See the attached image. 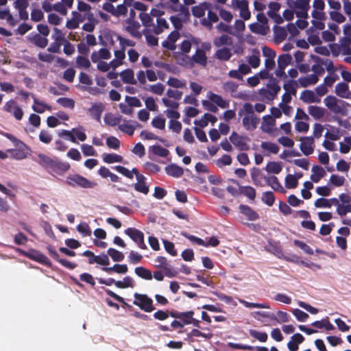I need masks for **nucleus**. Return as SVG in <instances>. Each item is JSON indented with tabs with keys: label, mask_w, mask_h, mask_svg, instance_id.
Masks as SVG:
<instances>
[{
	"label": "nucleus",
	"mask_w": 351,
	"mask_h": 351,
	"mask_svg": "<svg viewBox=\"0 0 351 351\" xmlns=\"http://www.w3.org/2000/svg\"><path fill=\"white\" fill-rule=\"evenodd\" d=\"M240 117H243L242 124L247 130H255L260 121V119L254 112V106L250 103H245L238 112Z\"/></svg>",
	"instance_id": "f257e3e1"
},
{
	"label": "nucleus",
	"mask_w": 351,
	"mask_h": 351,
	"mask_svg": "<svg viewBox=\"0 0 351 351\" xmlns=\"http://www.w3.org/2000/svg\"><path fill=\"white\" fill-rule=\"evenodd\" d=\"M324 103L327 108L334 114L345 115L347 112V107L349 104L341 99H337L335 96L328 95L324 99Z\"/></svg>",
	"instance_id": "f03ea898"
},
{
	"label": "nucleus",
	"mask_w": 351,
	"mask_h": 351,
	"mask_svg": "<svg viewBox=\"0 0 351 351\" xmlns=\"http://www.w3.org/2000/svg\"><path fill=\"white\" fill-rule=\"evenodd\" d=\"M66 182L72 187L79 186L84 189H92L97 185L96 182L90 181L79 174L69 175L66 177Z\"/></svg>",
	"instance_id": "7ed1b4c3"
},
{
	"label": "nucleus",
	"mask_w": 351,
	"mask_h": 351,
	"mask_svg": "<svg viewBox=\"0 0 351 351\" xmlns=\"http://www.w3.org/2000/svg\"><path fill=\"white\" fill-rule=\"evenodd\" d=\"M134 300L133 304L138 306L141 310L149 313L155 309L153 305V300L146 294L135 293L134 294Z\"/></svg>",
	"instance_id": "20e7f679"
},
{
	"label": "nucleus",
	"mask_w": 351,
	"mask_h": 351,
	"mask_svg": "<svg viewBox=\"0 0 351 351\" xmlns=\"http://www.w3.org/2000/svg\"><path fill=\"white\" fill-rule=\"evenodd\" d=\"M58 136L74 143H76V138L80 141H84L86 139V134L77 128H73L71 131L62 130L59 132Z\"/></svg>",
	"instance_id": "39448f33"
},
{
	"label": "nucleus",
	"mask_w": 351,
	"mask_h": 351,
	"mask_svg": "<svg viewBox=\"0 0 351 351\" xmlns=\"http://www.w3.org/2000/svg\"><path fill=\"white\" fill-rule=\"evenodd\" d=\"M267 89H262L261 95L269 100H273L280 90L278 80L270 77L267 85Z\"/></svg>",
	"instance_id": "423d86ee"
},
{
	"label": "nucleus",
	"mask_w": 351,
	"mask_h": 351,
	"mask_svg": "<svg viewBox=\"0 0 351 351\" xmlns=\"http://www.w3.org/2000/svg\"><path fill=\"white\" fill-rule=\"evenodd\" d=\"M155 262L158 263L156 266L162 269L166 276L173 278L177 276L178 272L169 265L166 257L162 256H157Z\"/></svg>",
	"instance_id": "0eeeda50"
},
{
	"label": "nucleus",
	"mask_w": 351,
	"mask_h": 351,
	"mask_svg": "<svg viewBox=\"0 0 351 351\" xmlns=\"http://www.w3.org/2000/svg\"><path fill=\"white\" fill-rule=\"evenodd\" d=\"M82 254V256L89 258V264H93L96 263L104 266H106L110 264V260L107 254H102L100 256H95L94 253L90 250H86Z\"/></svg>",
	"instance_id": "6e6552de"
},
{
	"label": "nucleus",
	"mask_w": 351,
	"mask_h": 351,
	"mask_svg": "<svg viewBox=\"0 0 351 351\" xmlns=\"http://www.w3.org/2000/svg\"><path fill=\"white\" fill-rule=\"evenodd\" d=\"M47 250L51 257L53 258L55 261L60 263L64 267L69 269H73L77 267L76 263H71V261L65 258H60L58 253L57 252L54 247L52 246L51 245H47Z\"/></svg>",
	"instance_id": "1a4fd4ad"
},
{
	"label": "nucleus",
	"mask_w": 351,
	"mask_h": 351,
	"mask_svg": "<svg viewBox=\"0 0 351 351\" xmlns=\"http://www.w3.org/2000/svg\"><path fill=\"white\" fill-rule=\"evenodd\" d=\"M25 255L28 258L36 261L42 265L47 267L51 266L50 260L43 253L36 250H30L28 252H25Z\"/></svg>",
	"instance_id": "9d476101"
},
{
	"label": "nucleus",
	"mask_w": 351,
	"mask_h": 351,
	"mask_svg": "<svg viewBox=\"0 0 351 351\" xmlns=\"http://www.w3.org/2000/svg\"><path fill=\"white\" fill-rule=\"evenodd\" d=\"M127 25L124 27L125 32H127L133 38L140 39L142 38V33L139 31L141 28V24L136 20H125Z\"/></svg>",
	"instance_id": "9b49d317"
},
{
	"label": "nucleus",
	"mask_w": 351,
	"mask_h": 351,
	"mask_svg": "<svg viewBox=\"0 0 351 351\" xmlns=\"http://www.w3.org/2000/svg\"><path fill=\"white\" fill-rule=\"evenodd\" d=\"M230 140L239 150L247 151L250 149V146L246 143V141H250V139L247 136H239L233 132L230 136Z\"/></svg>",
	"instance_id": "f8f14e48"
},
{
	"label": "nucleus",
	"mask_w": 351,
	"mask_h": 351,
	"mask_svg": "<svg viewBox=\"0 0 351 351\" xmlns=\"http://www.w3.org/2000/svg\"><path fill=\"white\" fill-rule=\"evenodd\" d=\"M171 317L178 319L182 323L183 326L191 324L192 317L194 315L193 311H189L186 312H179L177 311H171L169 312Z\"/></svg>",
	"instance_id": "ddd939ff"
},
{
	"label": "nucleus",
	"mask_w": 351,
	"mask_h": 351,
	"mask_svg": "<svg viewBox=\"0 0 351 351\" xmlns=\"http://www.w3.org/2000/svg\"><path fill=\"white\" fill-rule=\"evenodd\" d=\"M300 149L306 156H309L313 153L314 138L312 136L302 137L300 138Z\"/></svg>",
	"instance_id": "4468645a"
},
{
	"label": "nucleus",
	"mask_w": 351,
	"mask_h": 351,
	"mask_svg": "<svg viewBox=\"0 0 351 351\" xmlns=\"http://www.w3.org/2000/svg\"><path fill=\"white\" fill-rule=\"evenodd\" d=\"M180 34L178 31L171 32L167 36V39L162 42V47L171 51L176 49V42L179 39Z\"/></svg>",
	"instance_id": "2eb2a0df"
},
{
	"label": "nucleus",
	"mask_w": 351,
	"mask_h": 351,
	"mask_svg": "<svg viewBox=\"0 0 351 351\" xmlns=\"http://www.w3.org/2000/svg\"><path fill=\"white\" fill-rule=\"evenodd\" d=\"M104 109L105 106L101 102H95L88 108V111L92 118L97 121H100L101 114Z\"/></svg>",
	"instance_id": "dca6fc26"
},
{
	"label": "nucleus",
	"mask_w": 351,
	"mask_h": 351,
	"mask_svg": "<svg viewBox=\"0 0 351 351\" xmlns=\"http://www.w3.org/2000/svg\"><path fill=\"white\" fill-rule=\"evenodd\" d=\"M28 39L30 43L40 48H45L48 45V39L37 33L30 34L28 36Z\"/></svg>",
	"instance_id": "f3484780"
},
{
	"label": "nucleus",
	"mask_w": 351,
	"mask_h": 351,
	"mask_svg": "<svg viewBox=\"0 0 351 351\" xmlns=\"http://www.w3.org/2000/svg\"><path fill=\"white\" fill-rule=\"evenodd\" d=\"M210 8L211 3L209 2L204 1L200 3L199 4L192 8V14L197 18H201L204 16L205 12L208 10H210Z\"/></svg>",
	"instance_id": "a211bd4d"
},
{
	"label": "nucleus",
	"mask_w": 351,
	"mask_h": 351,
	"mask_svg": "<svg viewBox=\"0 0 351 351\" xmlns=\"http://www.w3.org/2000/svg\"><path fill=\"white\" fill-rule=\"evenodd\" d=\"M266 183L268 186H271L274 191L281 193H285L286 191L280 183L278 178L274 176L264 177Z\"/></svg>",
	"instance_id": "6ab92c4d"
},
{
	"label": "nucleus",
	"mask_w": 351,
	"mask_h": 351,
	"mask_svg": "<svg viewBox=\"0 0 351 351\" xmlns=\"http://www.w3.org/2000/svg\"><path fill=\"white\" fill-rule=\"evenodd\" d=\"M239 210L250 221H255L259 219V215L247 205L241 204Z\"/></svg>",
	"instance_id": "aec40b11"
},
{
	"label": "nucleus",
	"mask_w": 351,
	"mask_h": 351,
	"mask_svg": "<svg viewBox=\"0 0 351 351\" xmlns=\"http://www.w3.org/2000/svg\"><path fill=\"white\" fill-rule=\"evenodd\" d=\"M300 99L306 103H319L320 98L315 95V93L311 90H304L302 92Z\"/></svg>",
	"instance_id": "412c9836"
},
{
	"label": "nucleus",
	"mask_w": 351,
	"mask_h": 351,
	"mask_svg": "<svg viewBox=\"0 0 351 351\" xmlns=\"http://www.w3.org/2000/svg\"><path fill=\"white\" fill-rule=\"evenodd\" d=\"M165 172L167 175L173 178H180L184 174L183 169L176 164H170L165 167Z\"/></svg>",
	"instance_id": "4be33fe9"
},
{
	"label": "nucleus",
	"mask_w": 351,
	"mask_h": 351,
	"mask_svg": "<svg viewBox=\"0 0 351 351\" xmlns=\"http://www.w3.org/2000/svg\"><path fill=\"white\" fill-rule=\"evenodd\" d=\"M111 57L110 51L106 48H101L98 51H93L91 54V60L93 62L96 63L101 59L108 60Z\"/></svg>",
	"instance_id": "5701e85b"
},
{
	"label": "nucleus",
	"mask_w": 351,
	"mask_h": 351,
	"mask_svg": "<svg viewBox=\"0 0 351 351\" xmlns=\"http://www.w3.org/2000/svg\"><path fill=\"white\" fill-rule=\"evenodd\" d=\"M228 346L232 349H238L243 350H256V351H269L268 348L264 346H252L249 345L241 344V343H235L232 342H229L228 343Z\"/></svg>",
	"instance_id": "b1692460"
},
{
	"label": "nucleus",
	"mask_w": 351,
	"mask_h": 351,
	"mask_svg": "<svg viewBox=\"0 0 351 351\" xmlns=\"http://www.w3.org/2000/svg\"><path fill=\"white\" fill-rule=\"evenodd\" d=\"M191 59L194 62L201 66H206L207 64V57L204 49H197Z\"/></svg>",
	"instance_id": "393cba45"
},
{
	"label": "nucleus",
	"mask_w": 351,
	"mask_h": 351,
	"mask_svg": "<svg viewBox=\"0 0 351 351\" xmlns=\"http://www.w3.org/2000/svg\"><path fill=\"white\" fill-rule=\"evenodd\" d=\"M120 76L123 83L132 85L136 84L137 82L134 78V73L132 69H127L121 72Z\"/></svg>",
	"instance_id": "a878e982"
},
{
	"label": "nucleus",
	"mask_w": 351,
	"mask_h": 351,
	"mask_svg": "<svg viewBox=\"0 0 351 351\" xmlns=\"http://www.w3.org/2000/svg\"><path fill=\"white\" fill-rule=\"evenodd\" d=\"M308 114L315 120H319L323 118L326 113V110L317 106H309L308 107Z\"/></svg>",
	"instance_id": "bb28decb"
},
{
	"label": "nucleus",
	"mask_w": 351,
	"mask_h": 351,
	"mask_svg": "<svg viewBox=\"0 0 351 351\" xmlns=\"http://www.w3.org/2000/svg\"><path fill=\"white\" fill-rule=\"evenodd\" d=\"M208 99L217 106L221 108H227L229 107V101L224 100L223 97L217 94L210 92Z\"/></svg>",
	"instance_id": "cd10ccee"
},
{
	"label": "nucleus",
	"mask_w": 351,
	"mask_h": 351,
	"mask_svg": "<svg viewBox=\"0 0 351 351\" xmlns=\"http://www.w3.org/2000/svg\"><path fill=\"white\" fill-rule=\"evenodd\" d=\"M319 77L316 75L310 74L304 77H300L298 82L302 87H308L310 85L315 84L318 82Z\"/></svg>",
	"instance_id": "c85d7f7f"
},
{
	"label": "nucleus",
	"mask_w": 351,
	"mask_h": 351,
	"mask_svg": "<svg viewBox=\"0 0 351 351\" xmlns=\"http://www.w3.org/2000/svg\"><path fill=\"white\" fill-rule=\"evenodd\" d=\"M124 232L136 243L144 238L143 232L135 228H128L125 230Z\"/></svg>",
	"instance_id": "c756f323"
},
{
	"label": "nucleus",
	"mask_w": 351,
	"mask_h": 351,
	"mask_svg": "<svg viewBox=\"0 0 351 351\" xmlns=\"http://www.w3.org/2000/svg\"><path fill=\"white\" fill-rule=\"evenodd\" d=\"M335 93L341 98H349L350 91L348 85L345 82L338 83L335 86Z\"/></svg>",
	"instance_id": "7c9ffc66"
},
{
	"label": "nucleus",
	"mask_w": 351,
	"mask_h": 351,
	"mask_svg": "<svg viewBox=\"0 0 351 351\" xmlns=\"http://www.w3.org/2000/svg\"><path fill=\"white\" fill-rule=\"evenodd\" d=\"M231 49L227 47H223L216 51L215 57L221 61H228L232 57Z\"/></svg>",
	"instance_id": "2f4dec72"
},
{
	"label": "nucleus",
	"mask_w": 351,
	"mask_h": 351,
	"mask_svg": "<svg viewBox=\"0 0 351 351\" xmlns=\"http://www.w3.org/2000/svg\"><path fill=\"white\" fill-rule=\"evenodd\" d=\"M313 173L311 176V179L313 182H318L321 178L325 176L326 171L323 167L319 165H314L312 167Z\"/></svg>",
	"instance_id": "473e14b6"
},
{
	"label": "nucleus",
	"mask_w": 351,
	"mask_h": 351,
	"mask_svg": "<svg viewBox=\"0 0 351 351\" xmlns=\"http://www.w3.org/2000/svg\"><path fill=\"white\" fill-rule=\"evenodd\" d=\"M53 160L54 158H52L44 154H38V159L36 160V162H38L47 171H48Z\"/></svg>",
	"instance_id": "72a5a7b5"
},
{
	"label": "nucleus",
	"mask_w": 351,
	"mask_h": 351,
	"mask_svg": "<svg viewBox=\"0 0 351 351\" xmlns=\"http://www.w3.org/2000/svg\"><path fill=\"white\" fill-rule=\"evenodd\" d=\"M53 160L54 158H52L44 154H38V159L36 160V162H38L47 171H48Z\"/></svg>",
	"instance_id": "f704fd0d"
},
{
	"label": "nucleus",
	"mask_w": 351,
	"mask_h": 351,
	"mask_svg": "<svg viewBox=\"0 0 351 351\" xmlns=\"http://www.w3.org/2000/svg\"><path fill=\"white\" fill-rule=\"evenodd\" d=\"M104 271H106L108 274H111L112 272H116L118 274H125L128 271V267L127 265H119L115 264L112 267H104L101 269Z\"/></svg>",
	"instance_id": "c9c22d12"
},
{
	"label": "nucleus",
	"mask_w": 351,
	"mask_h": 351,
	"mask_svg": "<svg viewBox=\"0 0 351 351\" xmlns=\"http://www.w3.org/2000/svg\"><path fill=\"white\" fill-rule=\"evenodd\" d=\"M70 169V165L67 162H62L57 159L53 169V174L62 175Z\"/></svg>",
	"instance_id": "e433bc0d"
},
{
	"label": "nucleus",
	"mask_w": 351,
	"mask_h": 351,
	"mask_svg": "<svg viewBox=\"0 0 351 351\" xmlns=\"http://www.w3.org/2000/svg\"><path fill=\"white\" fill-rule=\"evenodd\" d=\"M213 44L215 47H219L222 45L232 46L233 43L231 37L226 34H223L219 37L215 38L213 40Z\"/></svg>",
	"instance_id": "4c0bfd02"
},
{
	"label": "nucleus",
	"mask_w": 351,
	"mask_h": 351,
	"mask_svg": "<svg viewBox=\"0 0 351 351\" xmlns=\"http://www.w3.org/2000/svg\"><path fill=\"white\" fill-rule=\"evenodd\" d=\"M133 123L135 124L131 125L128 123H122L119 125V129L121 132L130 135L132 136L134 134V130L136 129V127H141V125L136 121H133Z\"/></svg>",
	"instance_id": "58836bf2"
},
{
	"label": "nucleus",
	"mask_w": 351,
	"mask_h": 351,
	"mask_svg": "<svg viewBox=\"0 0 351 351\" xmlns=\"http://www.w3.org/2000/svg\"><path fill=\"white\" fill-rule=\"evenodd\" d=\"M157 25L154 27V32L156 34H160L165 29H169V26L167 21L161 17L156 20Z\"/></svg>",
	"instance_id": "ea45409f"
},
{
	"label": "nucleus",
	"mask_w": 351,
	"mask_h": 351,
	"mask_svg": "<svg viewBox=\"0 0 351 351\" xmlns=\"http://www.w3.org/2000/svg\"><path fill=\"white\" fill-rule=\"evenodd\" d=\"M0 19L6 20L7 23L12 27L16 25V21L8 9L0 10Z\"/></svg>",
	"instance_id": "a19ab883"
},
{
	"label": "nucleus",
	"mask_w": 351,
	"mask_h": 351,
	"mask_svg": "<svg viewBox=\"0 0 351 351\" xmlns=\"http://www.w3.org/2000/svg\"><path fill=\"white\" fill-rule=\"evenodd\" d=\"M34 103L35 105H33L32 109L34 111L42 114L45 110H51V106L47 104H45L44 102L39 101L37 98H34Z\"/></svg>",
	"instance_id": "79ce46f5"
},
{
	"label": "nucleus",
	"mask_w": 351,
	"mask_h": 351,
	"mask_svg": "<svg viewBox=\"0 0 351 351\" xmlns=\"http://www.w3.org/2000/svg\"><path fill=\"white\" fill-rule=\"evenodd\" d=\"M135 274L140 278L150 280L152 279V274L150 270L143 267H137L134 269Z\"/></svg>",
	"instance_id": "37998d69"
},
{
	"label": "nucleus",
	"mask_w": 351,
	"mask_h": 351,
	"mask_svg": "<svg viewBox=\"0 0 351 351\" xmlns=\"http://www.w3.org/2000/svg\"><path fill=\"white\" fill-rule=\"evenodd\" d=\"M239 192L251 200H254L256 195V190L250 186H240Z\"/></svg>",
	"instance_id": "c03bdc74"
},
{
	"label": "nucleus",
	"mask_w": 351,
	"mask_h": 351,
	"mask_svg": "<svg viewBox=\"0 0 351 351\" xmlns=\"http://www.w3.org/2000/svg\"><path fill=\"white\" fill-rule=\"evenodd\" d=\"M123 157L114 153L112 154H104L103 155V160L106 163L111 164L113 162H121L123 161Z\"/></svg>",
	"instance_id": "a18cd8bd"
},
{
	"label": "nucleus",
	"mask_w": 351,
	"mask_h": 351,
	"mask_svg": "<svg viewBox=\"0 0 351 351\" xmlns=\"http://www.w3.org/2000/svg\"><path fill=\"white\" fill-rule=\"evenodd\" d=\"M16 147H18V149H13L12 151V157L16 160H23V159L26 158L27 156V152H25V150L27 149L28 147L25 148L23 147H21V146H16Z\"/></svg>",
	"instance_id": "49530a36"
},
{
	"label": "nucleus",
	"mask_w": 351,
	"mask_h": 351,
	"mask_svg": "<svg viewBox=\"0 0 351 351\" xmlns=\"http://www.w3.org/2000/svg\"><path fill=\"white\" fill-rule=\"evenodd\" d=\"M297 87V82L293 80H290L283 84V88L285 90V93H289L293 95H296Z\"/></svg>",
	"instance_id": "de8ad7c7"
},
{
	"label": "nucleus",
	"mask_w": 351,
	"mask_h": 351,
	"mask_svg": "<svg viewBox=\"0 0 351 351\" xmlns=\"http://www.w3.org/2000/svg\"><path fill=\"white\" fill-rule=\"evenodd\" d=\"M121 116L116 117L111 113L106 114L104 117L105 123L110 126H116L120 124Z\"/></svg>",
	"instance_id": "09e8293b"
},
{
	"label": "nucleus",
	"mask_w": 351,
	"mask_h": 351,
	"mask_svg": "<svg viewBox=\"0 0 351 351\" xmlns=\"http://www.w3.org/2000/svg\"><path fill=\"white\" fill-rule=\"evenodd\" d=\"M292 57L289 53L280 55L278 58V65L286 69V67L291 63Z\"/></svg>",
	"instance_id": "8fccbe9b"
},
{
	"label": "nucleus",
	"mask_w": 351,
	"mask_h": 351,
	"mask_svg": "<svg viewBox=\"0 0 351 351\" xmlns=\"http://www.w3.org/2000/svg\"><path fill=\"white\" fill-rule=\"evenodd\" d=\"M76 66L78 69H88L91 66L90 60L84 56H78L76 58Z\"/></svg>",
	"instance_id": "3c124183"
},
{
	"label": "nucleus",
	"mask_w": 351,
	"mask_h": 351,
	"mask_svg": "<svg viewBox=\"0 0 351 351\" xmlns=\"http://www.w3.org/2000/svg\"><path fill=\"white\" fill-rule=\"evenodd\" d=\"M107 252L108 255L115 262H120L124 259V254L114 248H109Z\"/></svg>",
	"instance_id": "603ef678"
},
{
	"label": "nucleus",
	"mask_w": 351,
	"mask_h": 351,
	"mask_svg": "<svg viewBox=\"0 0 351 351\" xmlns=\"http://www.w3.org/2000/svg\"><path fill=\"white\" fill-rule=\"evenodd\" d=\"M152 152L154 155L163 158L167 157L169 154V151L160 145H153L152 147Z\"/></svg>",
	"instance_id": "864d4df0"
},
{
	"label": "nucleus",
	"mask_w": 351,
	"mask_h": 351,
	"mask_svg": "<svg viewBox=\"0 0 351 351\" xmlns=\"http://www.w3.org/2000/svg\"><path fill=\"white\" fill-rule=\"evenodd\" d=\"M265 170L268 173H275V174H278L282 171V167H281V165L278 162H269L267 165V166L265 167Z\"/></svg>",
	"instance_id": "5fc2aeb1"
},
{
	"label": "nucleus",
	"mask_w": 351,
	"mask_h": 351,
	"mask_svg": "<svg viewBox=\"0 0 351 351\" xmlns=\"http://www.w3.org/2000/svg\"><path fill=\"white\" fill-rule=\"evenodd\" d=\"M262 149L267 150L270 153L277 154L279 152V147L274 143L262 142L261 145Z\"/></svg>",
	"instance_id": "6e6d98bb"
},
{
	"label": "nucleus",
	"mask_w": 351,
	"mask_h": 351,
	"mask_svg": "<svg viewBox=\"0 0 351 351\" xmlns=\"http://www.w3.org/2000/svg\"><path fill=\"white\" fill-rule=\"evenodd\" d=\"M298 184V178L294 175L288 174L285 178V186L287 189H295Z\"/></svg>",
	"instance_id": "4d7b16f0"
},
{
	"label": "nucleus",
	"mask_w": 351,
	"mask_h": 351,
	"mask_svg": "<svg viewBox=\"0 0 351 351\" xmlns=\"http://www.w3.org/2000/svg\"><path fill=\"white\" fill-rule=\"evenodd\" d=\"M262 201L269 206H273L275 202V196L273 192H264L262 196Z\"/></svg>",
	"instance_id": "13d9d810"
},
{
	"label": "nucleus",
	"mask_w": 351,
	"mask_h": 351,
	"mask_svg": "<svg viewBox=\"0 0 351 351\" xmlns=\"http://www.w3.org/2000/svg\"><path fill=\"white\" fill-rule=\"evenodd\" d=\"M249 332L252 337L261 342H265L267 340L268 335L265 332H259L256 330H250Z\"/></svg>",
	"instance_id": "bf43d9fd"
},
{
	"label": "nucleus",
	"mask_w": 351,
	"mask_h": 351,
	"mask_svg": "<svg viewBox=\"0 0 351 351\" xmlns=\"http://www.w3.org/2000/svg\"><path fill=\"white\" fill-rule=\"evenodd\" d=\"M54 34L52 35V38L55 42L63 44L66 40H67L65 38L64 34L58 28H53Z\"/></svg>",
	"instance_id": "052dcab7"
},
{
	"label": "nucleus",
	"mask_w": 351,
	"mask_h": 351,
	"mask_svg": "<svg viewBox=\"0 0 351 351\" xmlns=\"http://www.w3.org/2000/svg\"><path fill=\"white\" fill-rule=\"evenodd\" d=\"M57 103L64 108L73 109L75 107V101L73 99L67 97H60L57 99Z\"/></svg>",
	"instance_id": "680f3d73"
},
{
	"label": "nucleus",
	"mask_w": 351,
	"mask_h": 351,
	"mask_svg": "<svg viewBox=\"0 0 351 351\" xmlns=\"http://www.w3.org/2000/svg\"><path fill=\"white\" fill-rule=\"evenodd\" d=\"M240 302L246 308H269L270 306L267 303H253V302H249L247 301L241 300Z\"/></svg>",
	"instance_id": "e2e57ef3"
},
{
	"label": "nucleus",
	"mask_w": 351,
	"mask_h": 351,
	"mask_svg": "<svg viewBox=\"0 0 351 351\" xmlns=\"http://www.w3.org/2000/svg\"><path fill=\"white\" fill-rule=\"evenodd\" d=\"M117 38L119 42L121 48L124 51L125 50L126 47H134L136 45V43L134 40L125 38L120 35H117Z\"/></svg>",
	"instance_id": "0e129e2a"
},
{
	"label": "nucleus",
	"mask_w": 351,
	"mask_h": 351,
	"mask_svg": "<svg viewBox=\"0 0 351 351\" xmlns=\"http://www.w3.org/2000/svg\"><path fill=\"white\" fill-rule=\"evenodd\" d=\"M251 178L252 180L253 183L256 186H263V184L261 182L260 177H261V171L259 169L257 168H252L251 170Z\"/></svg>",
	"instance_id": "69168bd1"
},
{
	"label": "nucleus",
	"mask_w": 351,
	"mask_h": 351,
	"mask_svg": "<svg viewBox=\"0 0 351 351\" xmlns=\"http://www.w3.org/2000/svg\"><path fill=\"white\" fill-rule=\"evenodd\" d=\"M152 125L155 128L164 130L165 128V119L157 116L152 119Z\"/></svg>",
	"instance_id": "338daca9"
},
{
	"label": "nucleus",
	"mask_w": 351,
	"mask_h": 351,
	"mask_svg": "<svg viewBox=\"0 0 351 351\" xmlns=\"http://www.w3.org/2000/svg\"><path fill=\"white\" fill-rule=\"evenodd\" d=\"M106 145L110 149H118L120 147V141L117 137L110 136L106 139Z\"/></svg>",
	"instance_id": "774afa93"
}]
</instances>
